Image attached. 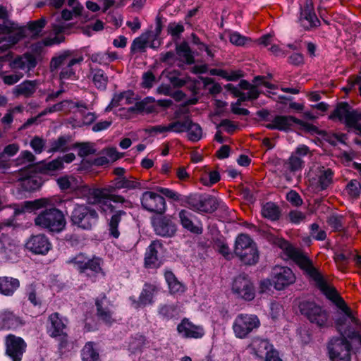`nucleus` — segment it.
Listing matches in <instances>:
<instances>
[{
  "label": "nucleus",
  "instance_id": "f257e3e1",
  "mask_svg": "<svg viewBox=\"0 0 361 361\" xmlns=\"http://www.w3.org/2000/svg\"><path fill=\"white\" fill-rule=\"evenodd\" d=\"M57 184L62 190L73 192L79 197L85 198L89 204L98 205L102 212L106 213L111 210V205L107 199L122 201L123 198L111 194V188H90L85 184L80 178L73 176H63L57 179Z\"/></svg>",
  "mask_w": 361,
  "mask_h": 361
},
{
  "label": "nucleus",
  "instance_id": "f03ea898",
  "mask_svg": "<svg viewBox=\"0 0 361 361\" xmlns=\"http://www.w3.org/2000/svg\"><path fill=\"white\" fill-rule=\"evenodd\" d=\"M48 206L51 207L42 211L35 218V224L51 232H60L64 228L66 221L62 212L53 207L52 199L41 198L25 202L21 209H16L14 214L16 215L25 212H31Z\"/></svg>",
  "mask_w": 361,
  "mask_h": 361
},
{
  "label": "nucleus",
  "instance_id": "7ed1b4c3",
  "mask_svg": "<svg viewBox=\"0 0 361 361\" xmlns=\"http://www.w3.org/2000/svg\"><path fill=\"white\" fill-rule=\"evenodd\" d=\"M360 114L361 113L351 109L348 104L341 103L337 106L330 118H338L339 121L345 123L349 131L361 135Z\"/></svg>",
  "mask_w": 361,
  "mask_h": 361
},
{
  "label": "nucleus",
  "instance_id": "20e7f679",
  "mask_svg": "<svg viewBox=\"0 0 361 361\" xmlns=\"http://www.w3.org/2000/svg\"><path fill=\"white\" fill-rule=\"evenodd\" d=\"M82 61V57L73 58L71 56L69 52H64L52 59L51 67L54 69H61V80H74L76 78V66L80 64Z\"/></svg>",
  "mask_w": 361,
  "mask_h": 361
},
{
  "label": "nucleus",
  "instance_id": "39448f33",
  "mask_svg": "<svg viewBox=\"0 0 361 361\" xmlns=\"http://www.w3.org/2000/svg\"><path fill=\"white\" fill-rule=\"evenodd\" d=\"M98 220L97 212L86 204H75L71 214V221L78 228L90 230Z\"/></svg>",
  "mask_w": 361,
  "mask_h": 361
},
{
  "label": "nucleus",
  "instance_id": "423d86ee",
  "mask_svg": "<svg viewBox=\"0 0 361 361\" xmlns=\"http://www.w3.org/2000/svg\"><path fill=\"white\" fill-rule=\"evenodd\" d=\"M259 325V319L256 315L240 314L235 318L232 328L237 338H245Z\"/></svg>",
  "mask_w": 361,
  "mask_h": 361
},
{
  "label": "nucleus",
  "instance_id": "0eeeda50",
  "mask_svg": "<svg viewBox=\"0 0 361 361\" xmlns=\"http://www.w3.org/2000/svg\"><path fill=\"white\" fill-rule=\"evenodd\" d=\"M300 312L306 316L310 322L319 326H324L328 322V315L324 310L314 302L304 301L299 305Z\"/></svg>",
  "mask_w": 361,
  "mask_h": 361
},
{
  "label": "nucleus",
  "instance_id": "6e6552de",
  "mask_svg": "<svg viewBox=\"0 0 361 361\" xmlns=\"http://www.w3.org/2000/svg\"><path fill=\"white\" fill-rule=\"evenodd\" d=\"M106 188H111V194L114 196H118V195L114 194V192L115 190H120V189H128V190H134V189H147L148 188L147 186V181L145 180L142 182L139 181L136 178H126L124 177L117 178L114 180V186H109ZM119 197L123 198L122 201H114L111 200V198L107 199V202L111 205V210H108L106 212H111L112 211V205L111 204L110 202H114L116 203H128L123 197L119 195Z\"/></svg>",
  "mask_w": 361,
  "mask_h": 361
},
{
  "label": "nucleus",
  "instance_id": "1a4fd4ad",
  "mask_svg": "<svg viewBox=\"0 0 361 361\" xmlns=\"http://www.w3.org/2000/svg\"><path fill=\"white\" fill-rule=\"evenodd\" d=\"M254 85L250 84L245 80H241L239 86L245 92H237L236 96L239 98V101H246L248 99H254L258 97L259 91L258 86H263L267 89L274 90L275 86L270 82L266 81L263 78L257 77L255 78Z\"/></svg>",
  "mask_w": 361,
  "mask_h": 361
},
{
  "label": "nucleus",
  "instance_id": "9d476101",
  "mask_svg": "<svg viewBox=\"0 0 361 361\" xmlns=\"http://www.w3.org/2000/svg\"><path fill=\"white\" fill-rule=\"evenodd\" d=\"M295 124L301 126L307 132H317V128L314 126L304 123L291 116H277L272 120L271 123L267 124V127L269 129L286 131L290 129Z\"/></svg>",
  "mask_w": 361,
  "mask_h": 361
},
{
  "label": "nucleus",
  "instance_id": "9b49d317",
  "mask_svg": "<svg viewBox=\"0 0 361 361\" xmlns=\"http://www.w3.org/2000/svg\"><path fill=\"white\" fill-rule=\"evenodd\" d=\"M328 349L331 361H350V345L345 338L332 339Z\"/></svg>",
  "mask_w": 361,
  "mask_h": 361
},
{
  "label": "nucleus",
  "instance_id": "f8f14e48",
  "mask_svg": "<svg viewBox=\"0 0 361 361\" xmlns=\"http://www.w3.org/2000/svg\"><path fill=\"white\" fill-rule=\"evenodd\" d=\"M293 271L287 267H275L271 274V282L276 290H283L295 281Z\"/></svg>",
  "mask_w": 361,
  "mask_h": 361
},
{
  "label": "nucleus",
  "instance_id": "ddd939ff",
  "mask_svg": "<svg viewBox=\"0 0 361 361\" xmlns=\"http://www.w3.org/2000/svg\"><path fill=\"white\" fill-rule=\"evenodd\" d=\"M140 200L142 207L148 212L161 214L166 211L164 198L154 192H143Z\"/></svg>",
  "mask_w": 361,
  "mask_h": 361
},
{
  "label": "nucleus",
  "instance_id": "4468645a",
  "mask_svg": "<svg viewBox=\"0 0 361 361\" xmlns=\"http://www.w3.org/2000/svg\"><path fill=\"white\" fill-rule=\"evenodd\" d=\"M26 343L24 340L14 335L6 338V353L12 361H21L25 352Z\"/></svg>",
  "mask_w": 361,
  "mask_h": 361
},
{
  "label": "nucleus",
  "instance_id": "2eb2a0df",
  "mask_svg": "<svg viewBox=\"0 0 361 361\" xmlns=\"http://www.w3.org/2000/svg\"><path fill=\"white\" fill-rule=\"evenodd\" d=\"M178 334L186 338L198 339L204 336L205 331L200 325H196L188 319H183L177 326Z\"/></svg>",
  "mask_w": 361,
  "mask_h": 361
},
{
  "label": "nucleus",
  "instance_id": "dca6fc26",
  "mask_svg": "<svg viewBox=\"0 0 361 361\" xmlns=\"http://www.w3.org/2000/svg\"><path fill=\"white\" fill-rule=\"evenodd\" d=\"M234 293L245 300H252L255 298V290L250 281L245 277H237L232 286Z\"/></svg>",
  "mask_w": 361,
  "mask_h": 361
},
{
  "label": "nucleus",
  "instance_id": "f3484780",
  "mask_svg": "<svg viewBox=\"0 0 361 361\" xmlns=\"http://www.w3.org/2000/svg\"><path fill=\"white\" fill-rule=\"evenodd\" d=\"M157 292V288L153 285L145 284L138 299L130 298L131 305L135 309H140L152 305Z\"/></svg>",
  "mask_w": 361,
  "mask_h": 361
},
{
  "label": "nucleus",
  "instance_id": "a211bd4d",
  "mask_svg": "<svg viewBox=\"0 0 361 361\" xmlns=\"http://www.w3.org/2000/svg\"><path fill=\"white\" fill-rule=\"evenodd\" d=\"M25 246L27 250L38 255H46L51 247L48 238L42 234L31 236Z\"/></svg>",
  "mask_w": 361,
  "mask_h": 361
},
{
  "label": "nucleus",
  "instance_id": "6ab92c4d",
  "mask_svg": "<svg viewBox=\"0 0 361 361\" xmlns=\"http://www.w3.org/2000/svg\"><path fill=\"white\" fill-rule=\"evenodd\" d=\"M163 247L160 242L153 241L146 250L145 255V264L147 268H156L160 265L159 255Z\"/></svg>",
  "mask_w": 361,
  "mask_h": 361
},
{
  "label": "nucleus",
  "instance_id": "aec40b11",
  "mask_svg": "<svg viewBox=\"0 0 361 361\" xmlns=\"http://www.w3.org/2000/svg\"><path fill=\"white\" fill-rule=\"evenodd\" d=\"M49 334L54 338L66 336V320L59 316L58 313H53L49 317Z\"/></svg>",
  "mask_w": 361,
  "mask_h": 361
},
{
  "label": "nucleus",
  "instance_id": "412c9836",
  "mask_svg": "<svg viewBox=\"0 0 361 361\" xmlns=\"http://www.w3.org/2000/svg\"><path fill=\"white\" fill-rule=\"evenodd\" d=\"M300 22L301 25L306 29L316 26L319 23L313 10L312 0H306L305 5L301 8Z\"/></svg>",
  "mask_w": 361,
  "mask_h": 361
},
{
  "label": "nucleus",
  "instance_id": "4be33fe9",
  "mask_svg": "<svg viewBox=\"0 0 361 361\" xmlns=\"http://www.w3.org/2000/svg\"><path fill=\"white\" fill-rule=\"evenodd\" d=\"M152 225L156 233L161 236H172L176 231V225L168 217L154 218Z\"/></svg>",
  "mask_w": 361,
  "mask_h": 361
},
{
  "label": "nucleus",
  "instance_id": "5701e85b",
  "mask_svg": "<svg viewBox=\"0 0 361 361\" xmlns=\"http://www.w3.org/2000/svg\"><path fill=\"white\" fill-rule=\"evenodd\" d=\"M332 176L330 169L319 168L315 177L312 178V185L317 190H324L331 183Z\"/></svg>",
  "mask_w": 361,
  "mask_h": 361
},
{
  "label": "nucleus",
  "instance_id": "b1692460",
  "mask_svg": "<svg viewBox=\"0 0 361 361\" xmlns=\"http://www.w3.org/2000/svg\"><path fill=\"white\" fill-rule=\"evenodd\" d=\"M273 348L268 341L260 338H255L250 345V353L261 359H263Z\"/></svg>",
  "mask_w": 361,
  "mask_h": 361
},
{
  "label": "nucleus",
  "instance_id": "393cba45",
  "mask_svg": "<svg viewBox=\"0 0 361 361\" xmlns=\"http://www.w3.org/2000/svg\"><path fill=\"white\" fill-rule=\"evenodd\" d=\"M10 66L13 69H19L27 73L36 66V60L32 55L26 54L17 57L11 63Z\"/></svg>",
  "mask_w": 361,
  "mask_h": 361
},
{
  "label": "nucleus",
  "instance_id": "a878e982",
  "mask_svg": "<svg viewBox=\"0 0 361 361\" xmlns=\"http://www.w3.org/2000/svg\"><path fill=\"white\" fill-rule=\"evenodd\" d=\"M21 324L20 319L8 310L0 312V328L13 329Z\"/></svg>",
  "mask_w": 361,
  "mask_h": 361
},
{
  "label": "nucleus",
  "instance_id": "bb28decb",
  "mask_svg": "<svg viewBox=\"0 0 361 361\" xmlns=\"http://www.w3.org/2000/svg\"><path fill=\"white\" fill-rule=\"evenodd\" d=\"M19 286L20 282L17 279L8 276L0 277V294L11 296Z\"/></svg>",
  "mask_w": 361,
  "mask_h": 361
},
{
  "label": "nucleus",
  "instance_id": "cd10ccee",
  "mask_svg": "<svg viewBox=\"0 0 361 361\" xmlns=\"http://www.w3.org/2000/svg\"><path fill=\"white\" fill-rule=\"evenodd\" d=\"M195 200L197 203L196 204H193L192 207L197 211L211 212L217 208V200L214 197H208L202 198L199 197Z\"/></svg>",
  "mask_w": 361,
  "mask_h": 361
},
{
  "label": "nucleus",
  "instance_id": "c85d7f7f",
  "mask_svg": "<svg viewBox=\"0 0 361 361\" xmlns=\"http://www.w3.org/2000/svg\"><path fill=\"white\" fill-rule=\"evenodd\" d=\"M134 101V94L132 91L128 90L114 96L110 105L106 108L124 106L126 104H132Z\"/></svg>",
  "mask_w": 361,
  "mask_h": 361
},
{
  "label": "nucleus",
  "instance_id": "c756f323",
  "mask_svg": "<svg viewBox=\"0 0 361 361\" xmlns=\"http://www.w3.org/2000/svg\"><path fill=\"white\" fill-rule=\"evenodd\" d=\"M179 218L182 226L188 231L199 233L201 229L194 224L193 215L187 210H181L179 213Z\"/></svg>",
  "mask_w": 361,
  "mask_h": 361
},
{
  "label": "nucleus",
  "instance_id": "7c9ffc66",
  "mask_svg": "<svg viewBox=\"0 0 361 361\" xmlns=\"http://www.w3.org/2000/svg\"><path fill=\"white\" fill-rule=\"evenodd\" d=\"M164 276L171 294H180L185 291V288L183 284L177 280L171 271H166Z\"/></svg>",
  "mask_w": 361,
  "mask_h": 361
},
{
  "label": "nucleus",
  "instance_id": "2f4dec72",
  "mask_svg": "<svg viewBox=\"0 0 361 361\" xmlns=\"http://www.w3.org/2000/svg\"><path fill=\"white\" fill-rule=\"evenodd\" d=\"M36 87V81L26 80L16 86L13 92L16 96L23 95L25 97H29L35 92Z\"/></svg>",
  "mask_w": 361,
  "mask_h": 361
},
{
  "label": "nucleus",
  "instance_id": "473e14b6",
  "mask_svg": "<svg viewBox=\"0 0 361 361\" xmlns=\"http://www.w3.org/2000/svg\"><path fill=\"white\" fill-rule=\"evenodd\" d=\"M255 244L247 235L241 234L238 236L235 244V253L243 255V251L247 250L250 247H254Z\"/></svg>",
  "mask_w": 361,
  "mask_h": 361
},
{
  "label": "nucleus",
  "instance_id": "72a5a7b5",
  "mask_svg": "<svg viewBox=\"0 0 361 361\" xmlns=\"http://www.w3.org/2000/svg\"><path fill=\"white\" fill-rule=\"evenodd\" d=\"M88 262L89 257L82 253H80L75 257H71L67 262L80 273H86V265Z\"/></svg>",
  "mask_w": 361,
  "mask_h": 361
},
{
  "label": "nucleus",
  "instance_id": "f704fd0d",
  "mask_svg": "<svg viewBox=\"0 0 361 361\" xmlns=\"http://www.w3.org/2000/svg\"><path fill=\"white\" fill-rule=\"evenodd\" d=\"M14 25L8 20V15L4 6H0V33L12 32Z\"/></svg>",
  "mask_w": 361,
  "mask_h": 361
},
{
  "label": "nucleus",
  "instance_id": "c9c22d12",
  "mask_svg": "<svg viewBox=\"0 0 361 361\" xmlns=\"http://www.w3.org/2000/svg\"><path fill=\"white\" fill-rule=\"evenodd\" d=\"M177 55L185 63L191 64L194 62L193 56L187 43H181L177 47Z\"/></svg>",
  "mask_w": 361,
  "mask_h": 361
},
{
  "label": "nucleus",
  "instance_id": "e433bc0d",
  "mask_svg": "<svg viewBox=\"0 0 361 361\" xmlns=\"http://www.w3.org/2000/svg\"><path fill=\"white\" fill-rule=\"evenodd\" d=\"M262 214L264 217L274 221L279 219L280 211L274 203L268 202L262 207Z\"/></svg>",
  "mask_w": 361,
  "mask_h": 361
},
{
  "label": "nucleus",
  "instance_id": "4c0bfd02",
  "mask_svg": "<svg viewBox=\"0 0 361 361\" xmlns=\"http://www.w3.org/2000/svg\"><path fill=\"white\" fill-rule=\"evenodd\" d=\"M243 255H237L242 262L247 264H254L258 260V252L256 245L250 247L247 250L243 251Z\"/></svg>",
  "mask_w": 361,
  "mask_h": 361
},
{
  "label": "nucleus",
  "instance_id": "58836bf2",
  "mask_svg": "<svg viewBox=\"0 0 361 361\" xmlns=\"http://www.w3.org/2000/svg\"><path fill=\"white\" fill-rule=\"evenodd\" d=\"M82 361H98L99 353L92 342L87 343L82 350Z\"/></svg>",
  "mask_w": 361,
  "mask_h": 361
},
{
  "label": "nucleus",
  "instance_id": "ea45409f",
  "mask_svg": "<svg viewBox=\"0 0 361 361\" xmlns=\"http://www.w3.org/2000/svg\"><path fill=\"white\" fill-rule=\"evenodd\" d=\"M92 82L98 89H105L108 78L104 71L101 69H94L92 71Z\"/></svg>",
  "mask_w": 361,
  "mask_h": 361
},
{
  "label": "nucleus",
  "instance_id": "a19ab883",
  "mask_svg": "<svg viewBox=\"0 0 361 361\" xmlns=\"http://www.w3.org/2000/svg\"><path fill=\"white\" fill-rule=\"evenodd\" d=\"M21 185L25 190H35L41 187L42 181L36 176H29L21 179Z\"/></svg>",
  "mask_w": 361,
  "mask_h": 361
},
{
  "label": "nucleus",
  "instance_id": "79ce46f5",
  "mask_svg": "<svg viewBox=\"0 0 361 361\" xmlns=\"http://www.w3.org/2000/svg\"><path fill=\"white\" fill-rule=\"evenodd\" d=\"M190 125L187 127L185 132H188V137L192 142L200 140L202 137V130L200 125L189 120Z\"/></svg>",
  "mask_w": 361,
  "mask_h": 361
},
{
  "label": "nucleus",
  "instance_id": "37998d69",
  "mask_svg": "<svg viewBox=\"0 0 361 361\" xmlns=\"http://www.w3.org/2000/svg\"><path fill=\"white\" fill-rule=\"evenodd\" d=\"M47 23L45 18L42 17L40 19L32 21L28 24L27 30L32 37H38L41 33Z\"/></svg>",
  "mask_w": 361,
  "mask_h": 361
},
{
  "label": "nucleus",
  "instance_id": "c03bdc74",
  "mask_svg": "<svg viewBox=\"0 0 361 361\" xmlns=\"http://www.w3.org/2000/svg\"><path fill=\"white\" fill-rule=\"evenodd\" d=\"M190 118L186 116L183 121L177 120L168 124L169 132L181 133L185 132L187 127L190 125Z\"/></svg>",
  "mask_w": 361,
  "mask_h": 361
},
{
  "label": "nucleus",
  "instance_id": "a18cd8bd",
  "mask_svg": "<svg viewBox=\"0 0 361 361\" xmlns=\"http://www.w3.org/2000/svg\"><path fill=\"white\" fill-rule=\"evenodd\" d=\"M103 260L97 257H89V262L86 265V272L90 271L94 274H103L102 271Z\"/></svg>",
  "mask_w": 361,
  "mask_h": 361
},
{
  "label": "nucleus",
  "instance_id": "49530a36",
  "mask_svg": "<svg viewBox=\"0 0 361 361\" xmlns=\"http://www.w3.org/2000/svg\"><path fill=\"white\" fill-rule=\"evenodd\" d=\"M162 77L166 78L173 86H183L187 82L185 79L180 78L177 71L165 70L162 73Z\"/></svg>",
  "mask_w": 361,
  "mask_h": 361
},
{
  "label": "nucleus",
  "instance_id": "de8ad7c7",
  "mask_svg": "<svg viewBox=\"0 0 361 361\" xmlns=\"http://www.w3.org/2000/svg\"><path fill=\"white\" fill-rule=\"evenodd\" d=\"M97 306L99 317L106 324H111L114 321L111 311L107 307H103L99 302H97Z\"/></svg>",
  "mask_w": 361,
  "mask_h": 361
},
{
  "label": "nucleus",
  "instance_id": "09e8293b",
  "mask_svg": "<svg viewBox=\"0 0 361 361\" xmlns=\"http://www.w3.org/2000/svg\"><path fill=\"white\" fill-rule=\"evenodd\" d=\"M345 192L350 197L357 198L361 192L360 183L356 180H351L346 185Z\"/></svg>",
  "mask_w": 361,
  "mask_h": 361
},
{
  "label": "nucleus",
  "instance_id": "8fccbe9b",
  "mask_svg": "<svg viewBox=\"0 0 361 361\" xmlns=\"http://www.w3.org/2000/svg\"><path fill=\"white\" fill-rule=\"evenodd\" d=\"M148 36L147 35H142L139 37H137L134 39L132 44V49L133 51H144L145 49L147 46L148 43Z\"/></svg>",
  "mask_w": 361,
  "mask_h": 361
},
{
  "label": "nucleus",
  "instance_id": "3c124183",
  "mask_svg": "<svg viewBox=\"0 0 361 361\" xmlns=\"http://www.w3.org/2000/svg\"><path fill=\"white\" fill-rule=\"evenodd\" d=\"M104 157L106 161H115L123 157V154L117 151L114 147L106 148L104 150Z\"/></svg>",
  "mask_w": 361,
  "mask_h": 361
},
{
  "label": "nucleus",
  "instance_id": "603ef678",
  "mask_svg": "<svg viewBox=\"0 0 361 361\" xmlns=\"http://www.w3.org/2000/svg\"><path fill=\"white\" fill-rule=\"evenodd\" d=\"M61 169H63V164L60 159L52 160L51 161L45 163L43 165V169L47 173H51Z\"/></svg>",
  "mask_w": 361,
  "mask_h": 361
},
{
  "label": "nucleus",
  "instance_id": "864d4df0",
  "mask_svg": "<svg viewBox=\"0 0 361 361\" xmlns=\"http://www.w3.org/2000/svg\"><path fill=\"white\" fill-rule=\"evenodd\" d=\"M229 40L234 45L243 46L246 44L248 39L241 35L239 32H233L229 34Z\"/></svg>",
  "mask_w": 361,
  "mask_h": 361
},
{
  "label": "nucleus",
  "instance_id": "5fc2aeb1",
  "mask_svg": "<svg viewBox=\"0 0 361 361\" xmlns=\"http://www.w3.org/2000/svg\"><path fill=\"white\" fill-rule=\"evenodd\" d=\"M96 119V116L93 113L88 112L83 116L82 121H74L73 127H81L92 123Z\"/></svg>",
  "mask_w": 361,
  "mask_h": 361
},
{
  "label": "nucleus",
  "instance_id": "6e6d98bb",
  "mask_svg": "<svg viewBox=\"0 0 361 361\" xmlns=\"http://www.w3.org/2000/svg\"><path fill=\"white\" fill-rule=\"evenodd\" d=\"M145 132L151 135H157L159 134H166L169 132L168 124L167 125H157L154 126H150L145 129Z\"/></svg>",
  "mask_w": 361,
  "mask_h": 361
},
{
  "label": "nucleus",
  "instance_id": "4d7b16f0",
  "mask_svg": "<svg viewBox=\"0 0 361 361\" xmlns=\"http://www.w3.org/2000/svg\"><path fill=\"white\" fill-rule=\"evenodd\" d=\"M67 140L64 137H60L51 142V151H64L66 149Z\"/></svg>",
  "mask_w": 361,
  "mask_h": 361
},
{
  "label": "nucleus",
  "instance_id": "13d9d810",
  "mask_svg": "<svg viewBox=\"0 0 361 361\" xmlns=\"http://www.w3.org/2000/svg\"><path fill=\"white\" fill-rule=\"evenodd\" d=\"M24 74L20 72H15L14 73L6 75L3 77V81L5 84L11 85L18 82Z\"/></svg>",
  "mask_w": 361,
  "mask_h": 361
},
{
  "label": "nucleus",
  "instance_id": "bf43d9fd",
  "mask_svg": "<svg viewBox=\"0 0 361 361\" xmlns=\"http://www.w3.org/2000/svg\"><path fill=\"white\" fill-rule=\"evenodd\" d=\"M18 150L19 147L16 144L8 145L4 148V152L0 153V160L4 159L6 157H13Z\"/></svg>",
  "mask_w": 361,
  "mask_h": 361
},
{
  "label": "nucleus",
  "instance_id": "052dcab7",
  "mask_svg": "<svg viewBox=\"0 0 361 361\" xmlns=\"http://www.w3.org/2000/svg\"><path fill=\"white\" fill-rule=\"evenodd\" d=\"M302 162L300 157L296 154L292 155L289 159L288 163L287 164L288 167L293 171L300 169L302 167Z\"/></svg>",
  "mask_w": 361,
  "mask_h": 361
},
{
  "label": "nucleus",
  "instance_id": "680f3d73",
  "mask_svg": "<svg viewBox=\"0 0 361 361\" xmlns=\"http://www.w3.org/2000/svg\"><path fill=\"white\" fill-rule=\"evenodd\" d=\"M119 215L115 214L111 217V221H110V232L112 236L117 238L119 236V232L118 230V225L119 222Z\"/></svg>",
  "mask_w": 361,
  "mask_h": 361
},
{
  "label": "nucleus",
  "instance_id": "e2e57ef3",
  "mask_svg": "<svg viewBox=\"0 0 361 361\" xmlns=\"http://www.w3.org/2000/svg\"><path fill=\"white\" fill-rule=\"evenodd\" d=\"M311 234L314 238L318 240H323L326 238V232L324 230H319V226L316 224L311 226Z\"/></svg>",
  "mask_w": 361,
  "mask_h": 361
},
{
  "label": "nucleus",
  "instance_id": "0e129e2a",
  "mask_svg": "<svg viewBox=\"0 0 361 361\" xmlns=\"http://www.w3.org/2000/svg\"><path fill=\"white\" fill-rule=\"evenodd\" d=\"M290 220L292 223L298 224L305 220V216L300 211H292L289 214Z\"/></svg>",
  "mask_w": 361,
  "mask_h": 361
},
{
  "label": "nucleus",
  "instance_id": "69168bd1",
  "mask_svg": "<svg viewBox=\"0 0 361 361\" xmlns=\"http://www.w3.org/2000/svg\"><path fill=\"white\" fill-rule=\"evenodd\" d=\"M156 190L167 197L173 199L175 200H178L180 198V195L178 192L169 188L158 187L156 188Z\"/></svg>",
  "mask_w": 361,
  "mask_h": 361
},
{
  "label": "nucleus",
  "instance_id": "338daca9",
  "mask_svg": "<svg viewBox=\"0 0 361 361\" xmlns=\"http://www.w3.org/2000/svg\"><path fill=\"white\" fill-rule=\"evenodd\" d=\"M94 152L93 147L88 143L81 144L78 147V154L80 157H86Z\"/></svg>",
  "mask_w": 361,
  "mask_h": 361
},
{
  "label": "nucleus",
  "instance_id": "774afa93",
  "mask_svg": "<svg viewBox=\"0 0 361 361\" xmlns=\"http://www.w3.org/2000/svg\"><path fill=\"white\" fill-rule=\"evenodd\" d=\"M18 160L21 164H28V165H30L34 161V156L29 151H23L20 153Z\"/></svg>",
  "mask_w": 361,
  "mask_h": 361
}]
</instances>
